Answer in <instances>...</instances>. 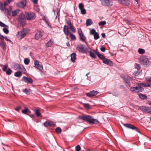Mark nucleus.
I'll list each match as a JSON object with an SVG mask.
<instances>
[{
    "label": "nucleus",
    "mask_w": 151,
    "mask_h": 151,
    "mask_svg": "<svg viewBox=\"0 0 151 151\" xmlns=\"http://www.w3.org/2000/svg\"><path fill=\"white\" fill-rule=\"evenodd\" d=\"M30 91V89H28L27 88H25L24 91V92L27 94H29V91Z\"/></svg>",
    "instance_id": "09e8293b"
},
{
    "label": "nucleus",
    "mask_w": 151,
    "mask_h": 151,
    "mask_svg": "<svg viewBox=\"0 0 151 151\" xmlns=\"http://www.w3.org/2000/svg\"><path fill=\"white\" fill-rule=\"evenodd\" d=\"M146 81L151 82V77H147L146 78Z\"/></svg>",
    "instance_id": "052dcab7"
},
{
    "label": "nucleus",
    "mask_w": 151,
    "mask_h": 151,
    "mask_svg": "<svg viewBox=\"0 0 151 151\" xmlns=\"http://www.w3.org/2000/svg\"><path fill=\"white\" fill-rule=\"evenodd\" d=\"M44 125L45 127H53L55 125L54 123L52 122L47 121L44 123Z\"/></svg>",
    "instance_id": "5701e85b"
},
{
    "label": "nucleus",
    "mask_w": 151,
    "mask_h": 151,
    "mask_svg": "<svg viewBox=\"0 0 151 151\" xmlns=\"http://www.w3.org/2000/svg\"><path fill=\"white\" fill-rule=\"evenodd\" d=\"M14 68L16 70H23L24 69V70H26L25 69L23 66L17 64H15L14 65Z\"/></svg>",
    "instance_id": "ddd939ff"
},
{
    "label": "nucleus",
    "mask_w": 151,
    "mask_h": 151,
    "mask_svg": "<svg viewBox=\"0 0 151 151\" xmlns=\"http://www.w3.org/2000/svg\"><path fill=\"white\" fill-rule=\"evenodd\" d=\"M77 49L79 52L83 53H87L88 48H85L84 45L82 44H79L77 45Z\"/></svg>",
    "instance_id": "f03ea898"
},
{
    "label": "nucleus",
    "mask_w": 151,
    "mask_h": 151,
    "mask_svg": "<svg viewBox=\"0 0 151 151\" xmlns=\"http://www.w3.org/2000/svg\"><path fill=\"white\" fill-rule=\"evenodd\" d=\"M102 36L103 38H104L105 37L106 35L104 33H102Z\"/></svg>",
    "instance_id": "338daca9"
},
{
    "label": "nucleus",
    "mask_w": 151,
    "mask_h": 151,
    "mask_svg": "<svg viewBox=\"0 0 151 151\" xmlns=\"http://www.w3.org/2000/svg\"><path fill=\"white\" fill-rule=\"evenodd\" d=\"M119 3L126 6H128L130 2L129 0H119Z\"/></svg>",
    "instance_id": "f3484780"
},
{
    "label": "nucleus",
    "mask_w": 151,
    "mask_h": 151,
    "mask_svg": "<svg viewBox=\"0 0 151 151\" xmlns=\"http://www.w3.org/2000/svg\"><path fill=\"white\" fill-rule=\"evenodd\" d=\"M6 26L4 24L0 21V26L4 27Z\"/></svg>",
    "instance_id": "13d9d810"
},
{
    "label": "nucleus",
    "mask_w": 151,
    "mask_h": 151,
    "mask_svg": "<svg viewBox=\"0 0 151 151\" xmlns=\"http://www.w3.org/2000/svg\"><path fill=\"white\" fill-rule=\"evenodd\" d=\"M44 34V32L42 30L38 31L36 33L35 38L36 40H38Z\"/></svg>",
    "instance_id": "1a4fd4ad"
},
{
    "label": "nucleus",
    "mask_w": 151,
    "mask_h": 151,
    "mask_svg": "<svg viewBox=\"0 0 151 151\" xmlns=\"http://www.w3.org/2000/svg\"><path fill=\"white\" fill-rule=\"evenodd\" d=\"M55 131L58 133H60L61 132V129L60 128L58 127L56 129Z\"/></svg>",
    "instance_id": "49530a36"
},
{
    "label": "nucleus",
    "mask_w": 151,
    "mask_h": 151,
    "mask_svg": "<svg viewBox=\"0 0 151 151\" xmlns=\"http://www.w3.org/2000/svg\"><path fill=\"white\" fill-rule=\"evenodd\" d=\"M103 62L106 64L109 65H112L113 64L112 61L110 60L109 59H108L106 58L103 60Z\"/></svg>",
    "instance_id": "4be33fe9"
},
{
    "label": "nucleus",
    "mask_w": 151,
    "mask_h": 151,
    "mask_svg": "<svg viewBox=\"0 0 151 151\" xmlns=\"http://www.w3.org/2000/svg\"><path fill=\"white\" fill-rule=\"evenodd\" d=\"M106 24V22L105 21H103L100 22L99 23V26H103L105 24Z\"/></svg>",
    "instance_id": "a18cd8bd"
},
{
    "label": "nucleus",
    "mask_w": 151,
    "mask_h": 151,
    "mask_svg": "<svg viewBox=\"0 0 151 151\" xmlns=\"http://www.w3.org/2000/svg\"><path fill=\"white\" fill-rule=\"evenodd\" d=\"M10 3V2H9L8 0H7L6 1H5L4 2V4L3 5H4V6H5L8 5Z\"/></svg>",
    "instance_id": "6e6d98bb"
},
{
    "label": "nucleus",
    "mask_w": 151,
    "mask_h": 151,
    "mask_svg": "<svg viewBox=\"0 0 151 151\" xmlns=\"http://www.w3.org/2000/svg\"><path fill=\"white\" fill-rule=\"evenodd\" d=\"M121 77L124 79L126 83H130L131 78L129 76L127 75H122L121 76Z\"/></svg>",
    "instance_id": "2eb2a0df"
},
{
    "label": "nucleus",
    "mask_w": 151,
    "mask_h": 151,
    "mask_svg": "<svg viewBox=\"0 0 151 151\" xmlns=\"http://www.w3.org/2000/svg\"><path fill=\"white\" fill-rule=\"evenodd\" d=\"M143 88L139 86V84L135 87H132L130 88V90L135 93H137L139 92H142L143 90Z\"/></svg>",
    "instance_id": "39448f33"
},
{
    "label": "nucleus",
    "mask_w": 151,
    "mask_h": 151,
    "mask_svg": "<svg viewBox=\"0 0 151 151\" xmlns=\"http://www.w3.org/2000/svg\"><path fill=\"white\" fill-rule=\"evenodd\" d=\"M78 33L80 36V40L83 42L85 41L86 40V37L84 36L81 29H78Z\"/></svg>",
    "instance_id": "0eeeda50"
},
{
    "label": "nucleus",
    "mask_w": 151,
    "mask_h": 151,
    "mask_svg": "<svg viewBox=\"0 0 151 151\" xmlns=\"http://www.w3.org/2000/svg\"><path fill=\"white\" fill-rule=\"evenodd\" d=\"M26 2L25 0H23L22 1L19 2L17 4V6L19 7L23 8L26 5Z\"/></svg>",
    "instance_id": "4468645a"
},
{
    "label": "nucleus",
    "mask_w": 151,
    "mask_h": 151,
    "mask_svg": "<svg viewBox=\"0 0 151 151\" xmlns=\"http://www.w3.org/2000/svg\"><path fill=\"white\" fill-rule=\"evenodd\" d=\"M135 1H136V2H137V4H138V5H139V0H134Z\"/></svg>",
    "instance_id": "774afa93"
},
{
    "label": "nucleus",
    "mask_w": 151,
    "mask_h": 151,
    "mask_svg": "<svg viewBox=\"0 0 151 151\" xmlns=\"http://www.w3.org/2000/svg\"><path fill=\"white\" fill-rule=\"evenodd\" d=\"M145 50L142 48H139L138 50V52L140 54H143L145 52Z\"/></svg>",
    "instance_id": "4c0bfd02"
},
{
    "label": "nucleus",
    "mask_w": 151,
    "mask_h": 151,
    "mask_svg": "<svg viewBox=\"0 0 151 151\" xmlns=\"http://www.w3.org/2000/svg\"><path fill=\"white\" fill-rule=\"evenodd\" d=\"M20 10L18 9H16L12 12V16H16L19 12Z\"/></svg>",
    "instance_id": "cd10ccee"
},
{
    "label": "nucleus",
    "mask_w": 151,
    "mask_h": 151,
    "mask_svg": "<svg viewBox=\"0 0 151 151\" xmlns=\"http://www.w3.org/2000/svg\"><path fill=\"white\" fill-rule=\"evenodd\" d=\"M69 28L72 32L75 33L76 32L75 29L72 25L69 27Z\"/></svg>",
    "instance_id": "37998d69"
},
{
    "label": "nucleus",
    "mask_w": 151,
    "mask_h": 151,
    "mask_svg": "<svg viewBox=\"0 0 151 151\" xmlns=\"http://www.w3.org/2000/svg\"><path fill=\"white\" fill-rule=\"evenodd\" d=\"M79 8L81 10L84 8V6L81 3H80L79 4Z\"/></svg>",
    "instance_id": "8fccbe9b"
},
{
    "label": "nucleus",
    "mask_w": 151,
    "mask_h": 151,
    "mask_svg": "<svg viewBox=\"0 0 151 151\" xmlns=\"http://www.w3.org/2000/svg\"><path fill=\"white\" fill-rule=\"evenodd\" d=\"M93 23V22L91 19H89L86 21V24L87 26L91 25Z\"/></svg>",
    "instance_id": "c85d7f7f"
},
{
    "label": "nucleus",
    "mask_w": 151,
    "mask_h": 151,
    "mask_svg": "<svg viewBox=\"0 0 151 151\" xmlns=\"http://www.w3.org/2000/svg\"><path fill=\"white\" fill-rule=\"evenodd\" d=\"M21 108V106H19L18 107H17L15 108V109L17 111H19V110Z\"/></svg>",
    "instance_id": "bf43d9fd"
},
{
    "label": "nucleus",
    "mask_w": 151,
    "mask_h": 151,
    "mask_svg": "<svg viewBox=\"0 0 151 151\" xmlns=\"http://www.w3.org/2000/svg\"><path fill=\"white\" fill-rule=\"evenodd\" d=\"M81 12L82 14H85L86 13V10L85 9L83 8L81 9Z\"/></svg>",
    "instance_id": "864d4df0"
},
{
    "label": "nucleus",
    "mask_w": 151,
    "mask_h": 151,
    "mask_svg": "<svg viewBox=\"0 0 151 151\" xmlns=\"http://www.w3.org/2000/svg\"><path fill=\"white\" fill-rule=\"evenodd\" d=\"M146 106H142L139 107L140 109L142 111H143L145 112V110L146 109Z\"/></svg>",
    "instance_id": "79ce46f5"
},
{
    "label": "nucleus",
    "mask_w": 151,
    "mask_h": 151,
    "mask_svg": "<svg viewBox=\"0 0 151 151\" xmlns=\"http://www.w3.org/2000/svg\"><path fill=\"white\" fill-rule=\"evenodd\" d=\"M35 113L37 116L42 117L41 114L39 110L36 109L35 110Z\"/></svg>",
    "instance_id": "2f4dec72"
},
{
    "label": "nucleus",
    "mask_w": 151,
    "mask_h": 151,
    "mask_svg": "<svg viewBox=\"0 0 151 151\" xmlns=\"http://www.w3.org/2000/svg\"><path fill=\"white\" fill-rule=\"evenodd\" d=\"M0 45L1 47L3 49H6V44L4 42L1 41L0 42Z\"/></svg>",
    "instance_id": "473e14b6"
},
{
    "label": "nucleus",
    "mask_w": 151,
    "mask_h": 151,
    "mask_svg": "<svg viewBox=\"0 0 151 151\" xmlns=\"http://www.w3.org/2000/svg\"><path fill=\"white\" fill-rule=\"evenodd\" d=\"M22 80L26 83L28 82L29 83H32L33 82L31 78H28L25 76H24L23 77Z\"/></svg>",
    "instance_id": "aec40b11"
},
{
    "label": "nucleus",
    "mask_w": 151,
    "mask_h": 151,
    "mask_svg": "<svg viewBox=\"0 0 151 151\" xmlns=\"http://www.w3.org/2000/svg\"><path fill=\"white\" fill-rule=\"evenodd\" d=\"M139 97L142 99H146L147 97L145 95L142 93H139L138 94Z\"/></svg>",
    "instance_id": "72a5a7b5"
},
{
    "label": "nucleus",
    "mask_w": 151,
    "mask_h": 151,
    "mask_svg": "<svg viewBox=\"0 0 151 151\" xmlns=\"http://www.w3.org/2000/svg\"><path fill=\"white\" fill-rule=\"evenodd\" d=\"M4 38V37L3 36L0 35V39L3 40Z\"/></svg>",
    "instance_id": "69168bd1"
},
{
    "label": "nucleus",
    "mask_w": 151,
    "mask_h": 151,
    "mask_svg": "<svg viewBox=\"0 0 151 151\" xmlns=\"http://www.w3.org/2000/svg\"><path fill=\"white\" fill-rule=\"evenodd\" d=\"M95 53L97 55L99 58L101 60H102L103 61L105 58V57L103 55L101 54L100 53L97 52V51H95Z\"/></svg>",
    "instance_id": "393cba45"
},
{
    "label": "nucleus",
    "mask_w": 151,
    "mask_h": 151,
    "mask_svg": "<svg viewBox=\"0 0 151 151\" xmlns=\"http://www.w3.org/2000/svg\"><path fill=\"white\" fill-rule=\"evenodd\" d=\"M76 151H80L81 150V147L79 145H78L76 147Z\"/></svg>",
    "instance_id": "5fc2aeb1"
},
{
    "label": "nucleus",
    "mask_w": 151,
    "mask_h": 151,
    "mask_svg": "<svg viewBox=\"0 0 151 151\" xmlns=\"http://www.w3.org/2000/svg\"><path fill=\"white\" fill-rule=\"evenodd\" d=\"M39 61L36 60L35 61L34 65L36 68L39 70H41L43 69V66L39 64Z\"/></svg>",
    "instance_id": "9d476101"
},
{
    "label": "nucleus",
    "mask_w": 151,
    "mask_h": 151,
    "mask_svg": "<svg viewBox=\"0 0 151 151\" xmlns=\"http://www.w3.org/2000/svg\"><path fill=\"white\" fill-rule=\"evenodd\" d=\"M67 24H68V25L69 27L70 26H72V24H71V22L70 21L68 22H67Z\"/></svg>",
    "instance_id": "e2e57ef3"
},
{
    "label": "nucleus",
    "mask_w": 151,
    "mask_h": 151,
    "mask_svg": "<svg viewBox=\"0 0 151 151\" xmlns=\"http://www.w3.org/2000/svg\"><path fill=\"white\" fill-rule=\"evenodd\" d=\"M90 32L91 35H93L95 34L96 33H97V32H96L95 29H93L91 30Z\"/></svg>",
    "instance_id": "58836bf2"
},
{
    "label": "nucleus",
    "mask_w": 151,
    "mask_h": 151,
    "mask_svg": "<svg viewBox=\"0 0 151 151\" xmlns=\"http://www.w3.org/2000/svg\"><path fill=\"white\" fill-rule=\"evenodd\" d=\"M26 35V32L24 30H21L18 33V38L19 39H21Z\"/></svg>",
    "instance_id": "6e6552de"
},
{
    "label": "nucleus",
    "mask_w": 151,
    "mask_h": 151,
    "mask_svg": "<svg viewBox=\"0 0 151 151\" xmlns=\"http://www.w3.org/2000/svg\"><path fill=\"white\" fill-rule=\"evenodd\" d=\"M26 17L27 20H32L35 19V15L33 13L29 12L26 15Z\"/></svg>",
    "instance_id": "423d86ee"
},
{
    "label": "nucleus",
    "mask_w": 151,
    "mask_h": 151,
    "mask_svg": "<svg viewBox=\"0 0 151 151\" xmlns=\"http://www.w3.org/2000/svg\"><path fill=\"white\" fill-rule=\"evenodd\" d=\"M43 19L45 21V22L47 23V24L49 26L50 25V23L49 22V20H48L45 17Z\"/></svg>",
    "instance_id": "de8ad7c7"
},
{
    "label": "nucleus",
    "mask_w": 151,
    "mask_h": 151,
    "mask_svg": "<svg viewBox=\"0 0 151 151\" xmlns=\"http://www.w3.org/2000/svg\"><path fill=\"white\" fill-rule=\"evenodd\" d=\"M99 92L96 91H93L86 93V96L89 97H91L97 95Z\"/></svg>",
    "instance_id": "f8f14e48"
},
{
    "label": "nucleus",
    "mask_w": 151,
    "mask_h": 151,
    "mask_svg": "<svg viewBox=\"0 0 151 151\" xmlns=\"http://www.w3.org/2000/svg\"><path fill=\"white\" fill-rule=\"evenodd\" d=\"M22 73L20 71L16 72L14 74V76L17 77H20L22 76Z\"/></svg>",
    "instance_id": "f704fd0d"
},
{
    "label": "nucleus",
    "mask_w": 151,
    "mask_h": 151,
    "mask_svg": "<svg viewBox=\"0 0 151 151\" xmlns=\"http://www.w3.org/2000/svg\"><path fill=\"white\" fill-rule=\"evenodd\" d=\"M70 57L71 61L74 62L76 58V54L74 52L71 55Z\"/></svg>",
    "instance_id": "a878e982"
},
{
    "label": "nucleus",
    "mask_w": 151,
    "mask_h": 151,
    "mask_svg": "<svg viewBox=\"0 0 151 151\" xmlns=\"http://www.w3.org/2000/svg\"><path fill=\"white\" fill-rule=\"evenodd\" d=\"M70 35V38L72 40H74L76 39V37L75 35L70 32L69 34Z\"/></svg>",
    "instance_id": "ea45409f"
},
{
    "label": "nucleus",
    "mask_w": 151,
    "mask_h": 151,
    "mask_svg": "<svg viewBox=\"0 0 151 151\" xmlns=\"http://www.w3.org/2000/svg\"><path fill=\"white\" fill-rule=\"evenodd\" d=\"M83 105L85 108L87 109L89 108V104H83Z\"/></svg>",
    "instance_id": "4d7b16f0"
},
{
    "label": "nucleus",
    "mask_w": 151,
    "mask_h": 151,
    "mask_svg": "<svg viewBox=\"0 0 151 151\" xmlns=\"http://www.w3.org/2000/svg\"><path fill=\"white\" fill-rule=\"evenodd\" d=\"M5 72L6 74L10 75L11 74L12 71L10 68H8Z\"/></svg>",
    "instance_id": "a19ab883"
},
{
    "label": "nucleus",
    "mask_w": 151,
    "mask_h": 151,
    "mask_svg": "<svg viewBox=\"0 0 151 151\" xmlns=\"http://www.w3.org/2000/svg\"><path fill=\"white\" fill-rule=\"evenodd\" d=\"M141 64L144 65H147L150 64V62L147 59H144L141 61Z\"/></svg>",
    "instance_id": "412c9836"
},
{
    "label": "nucleus",
    "mask_w": 151,
    "mask_h": 151,
    "mask_svg": "<svg viewBox=\"0 0 151 151\" xmlns=\"http://www.w3.org/2000/svg\"><path fill=\"white\" fill-rule=\"evenodd\" d=\"M103 3L105 5L108 6H111L112 5V2L111 0H102Z\"/></svg>",
    "instance_id": "6ab92c4d"
},
{
    "label": "nucleus",
    "mask_w": 151,
    "mask_h": 151,
    "mask_svg": "<svg viewBox=\"0 0 151 151\" xmlns=\"http://www.w3.org/2000/svg\"><path fill=\"white\" fill-rule=\"evenodd\" d=\"M101 50L103 52H104L106 50V49L104 47H101Z\"/></svg>",
    "instance_id": "680f3d73"
},
{
    "label": "nucleus",
    "mask_w": 151,
    "mask_h": 151,
    "mask_svg": "<svg viewBox=\"0 0 151 151\" xmlns=\"http://www.w3.org/2000/svg\"><path fill=\"white\" fill-rule=\"evenodd\" d=\"M124 125L126 127L131 129H135L136 131L137 132H138L139 133V130L138 129L136 128V127L133 125L131 124H124Z\"/></svg>",
    "instance_id": "dca6fc26"
},
{
    "label": "nucleus",
    "mask_w": 151,
    "mask_h": 151,
    "mask_svg": "<svg viewBox=\"0 0 151 151\" xmlns=\"http://www.w3.org/2000/svg\"><path fill=\"white\" fill-rule=\"evenodd\" d=\"M30 62L28 58H26L24 59V62L25 64L26 65H28Z\"/></svg>",
    "instance_id": "e433bc0d"
},
{
    "label": "nucleus",
    "mask_w": 151,
    "mask_h": 151,
    "mask_svg": "<svg viewBox=\"0 0 151 151\" xmlns=\"http://www.w3.org/2000/svg\"><path fill=\"white\" fill-rule=\"evenodd\" d=\"M54 43L53 40L51 39L45 44V45L46 47H48L53 45Z\"/></svg>",
    "instance_id": "a211bd4d"
},
{
    "label": "nucleus",
    "mask_w": 151,
    "mask_h": 151,
    "mask_svg": "<svg viewBox=\"0 0 151 151\" xmlns=\"http://www.w3.org/2000/svg\"><path fill=\"white\" fill-rule=\"evenodd\" d=\"M22 113L24 114H26L27 113H30V111L27 108H26L25 109L22 111Z\"/></svg>",
    "instance_id": "7c9ffc66"
},
{
    "label": "nucleus",
    "mask_w": 151,
    "mask_h": 151,
    "mask_svg": "<svg viewBox=\"0 0 151 151\" xmlns=\"http://www.w3.org/2000/svg\"><path fill=\"white\" fill-rule=\"evenodd\" d=\"M135 67L138 70H139L141 68V67L139 64L137 63H136L135 65Z\"/></svg>",
    "instance_id": "603ef678"
},
{
    "label": "nucleus",
    "mask_w": 151,
    "mask_h": 151,
    "mask_svg": "<svg viewBox=\"0 0 151 151\" xmlns=\"http://www.w3.org/2000/svg\"><path fill=\"white\" fill-rule=\"evenodd\" d=\"M10 10H9L6 9L3 4H0V9L1 10L9 15L11 14L12 10L11 7H10Z\"/></svg>",
    "instance_id": "20e7f679"
},
{
    "label": "nucleus",
    "mask_w": 151,
    "mask_h": 151,
    "mask_svg": "<svg viewBox=\"0 0 151 151\" xmlns=\"http://www.w3.org/2000/svg\"><path fill=\"white\" fill-rule=\"evenodd\" d=\"M94 39L95 40H97L99 38V34L98 32L96 33L94 35Z\"/></svg>",
    "instance_id": "c9c22d12"
},
{
    "label": "nucleus",
    "mask_w": 151,
    "mask_h": 151,
    "mask_svg": "<svg viewBox=\"0 0 151 151\" xmlns=\"http://www.w3.org/2000/svg\"><path fill=\"white\" fill-rule=\"evenodd\" d=\"M32 1L35 4H37V0H32Z\"/></svg>",
    "instance_id": "0e129e2a"
},
{
    "label": "nucleus",
    "mask_w": 151,
    "mask_h": 151,
    "mask_svg": "<svg viewBox=\"0 0 151 151\" xmlns=\"http://www.w3.org/2000/svg\"><path fill=\"white\" fill-rule=\"evenodd\" d=\"M26 16L23 13L21 14L19 17L18 20L22 26H24L26 23Z\"/></svg>",
    "instance_id": "7ed1b4c3"
},
{
    "label": "nucleus",
    "mask_w": 151,
    "mask_h": 151,
    "mask_svg": "<svg viewBox=\"0 0 151 151\" xmlns=\"http://www.w3.org/2000/svg\"><path fill=\"white\" fill-rule=\"evenodd\" d=\"M8 65H4L3 66L2 70L4 71L5 72L7 69Z\"/></svg>",
    "instance_id": "3c124183"
},
{
    "label": "nucleus",
    "mask_w": 151,
    "mask_h": 151,
    "mask_svg": "<svg viewBox=\"0 0 151 151\" xmlns=\"http://www.w3.org/2000/svg\"><path fill=\"white\" fill-rule=\"evenodd\" d=\"M79 118L83 120L86 121L88 123L93 124L95 122H97L98 121L96 119H94L91 116L86 115H84L79 116Z\"/></svg>",
    "instance_id": "f257e3e1"
},
{
    "label": "nucleus",
    "mask_w": 151,
    "mask_h": 151,
    "mask_svg": "<svg viewBox=\"0 0 151 151\" xmlns=\"http://www.w3.org/2000/svg\"><path fill=\"white\" fill-rule=\"evenodd\" d=\"M138 84L139 86L141 87H142V86L147 87H148L150 86V84L147 83H138Z\"/></svg>",
    "instance_id": "bb28decb"
},
{
    "label": "nucleus",
    "mask_w": 151,
    "mask_h": 151,
    "mask_svg": "<svg viewBox=\"0 0 151 151\" xmlns=\"http://www.w3.org/2000/svg\"><path fill=\"white\" fill-rule=\"evenodd\" d=\"M151 111V108L148 107H146L145 112H147L148 113H150Z\"/></svg>",
    "instance_id": "c03bdc74"
},
{
    "label": "nucleus",
    "mask_w": 151,
    "mask_h": 151,
    "mask_svg": "<svg viewBox=\"0 0 151 151\" xmlns=\"http://www.w3.org/2000/svg\"><path fill=\"white\" fill-rule=\"evenodd\" d=\"M88 53L89 52L90 56L92 58H96V56L95 54V51L94 50L91 51V49L90 48L88 47Z\"/></svg>",
    "instance_id": "9b49d317"
},
{
    "label": "nucleus",
    "mask_w": 151,
    "mask_h": 151,
    "mask_svg": "<svg viewBox=\"0 0 151 151\" xmlns=\"http://www.w3.org/2000/svg\"><path fill=\"white\" fill-rule=\"evenodd\" d=\"M63 31L65 34L67 35H69L70 33L69 31L68 26L66 25L64 26L63 28Z\"/></svg>",
    "instance_id": "b1692460"
},
{
    "label": "nucleus",
    "mask_w": 151,
    "mask_h": 151,
    "mask_svg": "<svg viewBox=\"0 0 151 151\" xmlns=\"http://www.w3.org/2000/svg\"><path fill=\"white\" fill-rule=\"evenodd\" d=\"M9 27L8 26L6 25L5 27H4L3 29V31L4 33L6 34H7L9 32L8 30Z\"/></svg>",
    "instance_id": "c756f323"
}]
</instances>
